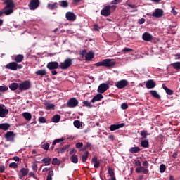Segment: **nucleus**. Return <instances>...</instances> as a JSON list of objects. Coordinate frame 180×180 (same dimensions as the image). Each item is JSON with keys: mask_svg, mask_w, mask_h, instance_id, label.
Masks as SVG:
<instances>
[{"mask_svg": "<svg viewBox=\"0 0 180 180\" xmlns=\"http://www.w3.org/2000/svg\"><path fill=\"white\" fill-rule=\"evenodd\" d=\"M129 153L131 154H136V153H139V151H141V149L139 148V146L131 147L129 150Z\"/></svg>", "mask_w": 180, "mask_h": 180, "instance_id": "393cba45", "label": "nucleus"}, {"mask_svg": "<svg viewBox=\"0 0 180 180\" xmlns=\"http://www.w3.org/2000/svg\"><path fill=\"white\" fill-rule=\"evenodd\" d=\"M91 162L94 164V168H99V167H101V162H99V160H98V157L96 156H94L91 159Z\"/></svg>", "mask_w": 180, "mask_h": 180, "instance_id": "aec40b11", "label": "nucleus"}, {"mask_svg": "<svg viewBox=\"0 0 180 180\" xmlns=\"http://www.w3.org/2000/svg\"><path fill=\"white\" fill-rule=\"evenodd\" d=\"M6 68L8 70H12L13 71H16L18 70V63L16 62H11L6 65Z\"/></svg>", "mask_w": 180, "mask_h": 180, "instance_id": "f3484780", "label": "nucleus"}, {"mask_svg": "<svg viewBox=\"0 0 180 180\" xmlns=\"http://www.w3.org/2000/svg\"><path fill=\"white\" fill-rule=\"evenodd\" d=\"M9 113V110L6 108L5 105L0 104V117H5Z\"/></svg>", "mask_w": 180, "mask_h": 180, "instance_id": "1a4fd4ad", "label": "nucleus"}, {"mask_svg": "<svg viewBox=\"0 0 180 180\" xmlns=\"http://www.w3.org/2000/svg\"><path fill=\"white\" fill-rule=\"evenodd\" d=\"M9 167L16 169V168H18V163H16V162L10 163L9 164Z\"/></svg>", "mask_w": 180, "mask_h": 180, "instance_id": "6e6d98bb", "label": "nucleus"}, {"mask_svg": "<svg viewBox=\"0 0 180 180\" xmlns=\"http://www.w3.org/2000/svg\"><path fill=\"white\" fill-rule=\"evenodd\" d=\"M108 7H110L109 8V9H110V11H115V9H116V6H108Z\"/></svg>", "mask_w": 180, "mask_h": 180, "instance_id": "774afa93", "label": "nucleus"}, {"mask_svg": "<svg viewBox=\"0 0 180 180\" xmlns=\"http://www.w3.org/2000/svg\"><path fill=\"white\" fill-rule=\"evenodd\" d=\"M61 119V116H60V115H55L52 119L51 121L53 123H58V122H60V120Z\"/></svg>", "mask_w": 180, "mask_h": 180, "instance_id": "2f4dec72", "label": "nucleus"}, {"mask_svg": "<svg viewBox=\"0 0 180 180\" xmlns=\"http://www.w3.org/2000/svg\"><path fill=\"white\" fill-rule=\"evenodd\" d=\"M142 39L144 41H151L153 40V35L148 32H145L142 35Z\"/></svg>", "mask_w": 180, "mask_h": 180, "instance_id": "a211bd4d", "label": "nucleus"}, {"mask_svg": "<svg viewBox=\"0 0 180 180\" xmlns=\"http://www.w3.org/2000/svg\"><path fill=\"white\" fill-rule=\"evenodd\" d=\"M41 161L45 164V165H50L51 162V158H44Z\"/></svg>", "mask_w": 180, "mask_h": 180, "instance_id": "72a5a7b5", "label": "nucleus"}, {"mask_svg": "<svg viewBox=\"0 0 180 180\" xmlns=\"http://www.w3.org/2000/svg\"><path fill=\"white\" fill-rule=\"evenodd\" d=\"M120 2H122V0H112L111 4L117 5L118 4H120Z\"/></svg>", "mask_w": 180, "mask_h": 180, "instance_id": "052dcab7", "label": "nucleus"}, {"mask_svg": "<svg viewBox=\"0 0 180 180\" xmlns=\"http://www.w3.org/2000/svg\"><path fill=\"white\" fill-rule=\"evenodd\" d=\"M39 123H46L47 122V120H46V117H39Z\"/></svg>", "mask_w": 180, "mask_h": 180, "instance_id": "4d7b16f0", "label": "nucleus"}, {"mask_svg": "<svg viewBox=\"0 0 180 180\" xmlns=\"http://www.w3.org/2000/svg\"><path fill=\"white\" fill-rule=\"evenodd\" d=\"M78 100L75 98H72L69 99V101L67 103L68 108H75L76 106H78Z\"/></svg>", "mask_w": 180, "mask_h": 180, "instance_id": "9d476101", "label": "nucleus"}, {"mask_svg": "<svg viewBox=\"0 0 180 180\" xmlns=\"http://www.w3.org/2000/svg\"><path fill=\"white\" fill-rule=\"evenodd\" d=\"M87 148H92V145L91 143L87 142L86 145H84L81 149L80 151H85Z\"/></svg>", "mask_w": 180, "mask_h": 180, "instance_id": "4c0bfd02", "label": "nucleus"}, {"mask_svg": "<svg viewBox=\"0 0 180 180\" xmlns=\"http://www.w3.org/2000/svg\"><path fill=\"white\" fill-rule=\"evenodd\" d=\"M15 137H16V134L12 131H8L4 134L6 141H10L11 143H15Z\"/></svg>", "mask_w": 180, "mask_h": 180, "instance_id": "39448f33", "label": "nucleus"}, {"mask_svg": "<svg viewBox=\"0 0 180 180\" xmlns=\"http://www.w3.org/2000/svg\"><path fill=\"white\" fill-rule=\"evenodd\" d=\"M143 171H144V167L140 166L136 169V172H137V174H140L141 172H143Z\"/></svg>", "mask_w": 180, "mask_h": 180, "instance_id": "5fc2aeb1", "label": "nucleus"}, {"mask_svg": "<svg viewBox=\"0 0 180 180\" xmlns=\"http://www.w3.org/2000/svg\"><path fill=\"white\" fill-rule=\"evenodd\" d=\"M10 13V11H5L4 8L0 11V18L1 16H2V15H6V16H8Z\"/></svg>", "mask_w": 180, "mask_h": 180, "instance_id": "49530a36", "label": "nucleus"}, {"mask_svg": "<svg viewBox=\"0 0 180 180\" xmlns=\"http://www.w3.org/2000/svg\"><path fill=\"white\" fill-rule=\"evenodd\" d=\"M165 169H167V167H165V165L162 164L160 166V174H164L165 172Z\"/></svg>", "mask_w": 180, "mask_h": 180, "instance_id": "c03bdc74", "label": "nucleus"}, {"mask_svg": "<svg viewBox=\"0 0 180 180\" xmlns=\"http://www.w3.org/2000/svg\"><path fill=\"white\" fill-rule=\"evenodd\" d=\"M86 49H84L82 51H80V56L82 58H84V57L86 56Z\"/></svg>", "mask_w": 180, "mask_h": 180, "instance_id": "864d4df0", "label": "nucleus"}, {"mask_svg": "<svg viewBox=\"0 0 180 180\" xmlns=\"http://www.w3.org/2000/svg\"><path fill=\"white\" fill-rule=\"evenodd\" d=\"M70 160L73 164H77L78 162V156L77 155H72Z\"/></svg>", "mask_w": 180, "mask_h": 180, "instance_id": "58836bf2", "label": "nucleus"}, {"mask_svg": "<svg viewBox=\"0 0 180 180\" xmlns=\"http://www.w3.org/2000/svg\"><path fill=\"white\" fill-rule=\"evenodd\" d=\"M121 108L123 109V110H126V109H129V105H127L126 103H124L121 105Z\"/></svg>", "mask_w": 180, "mask_h": 180, "instance_id": "bf43d9fd", "label": "nucleus"}, {"mask_svg": "<svg viewBox=\"0 0 180 180\" xmlns=\"http://www.w3.org/2000/svg\"><path fill=\"white\" fill-rule=\"evenodd\" d=\"M141 146L143 148H148V147H150V143L148 142V140L145 139L141 141Z\"/></svg>", "mask_w": 180, "mask_h": 180, "instance_id": "cd10ccee", "label": "nucleus"}, {"mask_svg": "<svg viewBox=\"0 0 180 180\" xmlns=\"http://www.w3.org/2000/svg\"><path fill=\"white\" fill-rule=\"evenodd\" d=\"M156 86H157V83H155L153 79L148 80L146 84V86L147 89H153L155 88Z\"/></svg>", "mask_w": 180, "mask_h": 180, "instance_id": "4468645a", "label": "nucleus"}, {"mask_svg": "<svg viewBox=\"0 0 180 180\" xmlns=\"http://www.w3.org/2000/svg\"><path fill=\"white\" fill-rule=\"evenodd\" d=\"M9 88L11 91H16V89H18V88L19 89V84L18 83H11L10 85H9Z\"/></svg>", "mask_w": 180, "mask_h": 180, "instance_id": "7c9ffc66", "label": "nucleus"}, {"mask_svg": "<svg viewBox=\"0 0 180 180\" xmlns=\"http://www.w3.org/2000/svg\"><path fill=\"white\" fill-rule=\"evenodd\" d=\"M73 124L75 127H77V129H79V127H81V122L79 120L74 121Z\"/></svg>", "mask_w": 180, "mask_h": 180, "instance_id": "de8ad7c7", "label": "nucleus"}, {"mask_svg": "<svg viewBox=\"0 0 180 180\" xmlns=\"http://www.w3.org/2000/svg\"><path fill=\"white\" fill-rule=\"evenodd\" d=\"M32 88V83L29 80H25L21 83L18 84V89L20 92H23V91H27Z\"/></svg>", "mask_w": 180, "mask_h": 180, "instance_id": "f03ea898", "label": "nucleus"}, {"mask_svg": "<svg viewBox=\"0 0 180 180\" xmlns=\"http://www.w3.org/2000/svg\"><path fill=\"white\" fill-rule=\"evenodd\" d=\"M150 95H152V96H153V98H155L156 99H161V96H160V94H158V92H157V91L155 90H151L150 91Z\"/></svg>", "mask_w": 180, "mask_h": 180, "instance_id": "c85d7f7f", "label": "nucleus"}, {"mask_svg": "<svg viewBox=\"0 0 180 180\" xmlns=\"http://www.w3.org/2000/svg\"><path fill=\"white\" fill-rule=\"evenodd\" d=\"M96 67H106L107 68H113L116 65V62L112 59H104L101 62L96 63Z\"/></svg>", "mask_w": 180, "mask_h": 180, "instance_id": "f257e3e1", "label": "nucleus"}, {"mask_svg": "<svg viewBox=\"0 0 180 180\" xmlns=\"http://www.w3.org/2000/svg\"><path fill=\"white\" fill-rule=\"evenodd\" d=\"M20 172H21V174H22V176H26V175L29 174V169L23 167L20 169Z\"/></svg>", "mask_w": 180, "mask_h": 180, "instance_id": "79ce46f5", "label": "nucleus"}, {"mask_svg": "<svg viewBox=\"0 0 180 180\" xmlns=\"http://www.w3.org/2000/svg\"><path fill=\"white\" fill-rule=\"evenodd\" d=\"M6 6L3 8L4 11H10L9 15H12L13 12V8H15V3L13 0H4Z\"/></svg>", "mask_w": 180, "mask_h": 180, "instance_id": "7ed1b4c3", "label": "nucleus"}, {"mask_svg": "<svg viewBox=\"0 0 180 180\" xmlns=\"http://www.w3.org/2000/svg\"><path fill=\"white\" fill-rule=\"evenodd\" d=\"M47 8L50 10V11H54V9H57V8H58V3L55 2L53 4L51 3H49L47 4Z\"/></svg>", "mask_w": 180, "mask_h": 180, "instance_id": "412c9836", "label": "nucleus"}, {"mask_svg": "<svg viewBox=\"0 0 180 180\" xmlns=\"http://www.w3.org/2000/svg\"><path fill=\"white\" fill-rule=\"evenodd\" d=\"M127 85H129V82L126 79H122L115 83V86L118 89H123V88H126Z\"/></svg>", "mask_w": 180, "mask_h": 180, "instance_id": "0eeeda50", "label": "nucleus"}, {"mask_svg": "<svg viewBox=\"0 0 180 180\" xmlns=\"http://www.w3.org/2000/svg\"><path fill=\"white\" fill-rule=\"evenodd\" d=\"M166 94H167V95H173L174 94V91L168 89L166 91Z\"/></svg>", "mask_w": 180, "mask_h": 180, "instance_id": "0e129e2a", "label": "nucleus"}, {"mask_svg": "<svg viewBox=\"0 0 180 180\" xmlns=\"http://www.w3.org/2000/svg\"><path fill=\"white\" fill-rule=\"evenodd\" d=\"M25 59V56L22 54H18L16 55L14 58V61H15V63H22V61H23V60Z\"/></svg>", "mask_w": 180, "mask_h": 180, "instance_id": "4be33fe9", "label": "nucleus"}, {"mask_svg": "<svg viewBox=\"0 0 180 180\" xmlns=\"http://www.w3.org/2000/svg\"><path fill=\"white\" fill-rule=\"evenodd\" d=\"M172 65L174 68V70H180V62H175L172 63Z\"/></svg>", "mask_w": 180, "mask_h": 180, "instance_id": "37998d69", "label": "nucleus"}, {"mask_svg": "<svg viewBox=\"0 0 180 180\" xmlns=\"http://www.w3.org/2000/svg\"><path fill=\"white\" fill-rule=\"evenodd\" d=\"M83 105L84 106H86L87 108H93L92 104H91V102L88 101H83Z\"/></svg>", "mask_w": 180, "mask_h": 180, "instance_id": "8fccbe9b", "label": "nucleus"}, {"mask_svg": "<svg viewBox=\"0 0 180 180\" xmlns=\"http://www.w3.org/2000/svg\"><path fill=\"white\" fill-rule=\"evenodd\" d=\"M56 105L53 103H45L46 110H54Z\"/></svg>", "mask_w": 180, "mask_h": 180, "instance_id": "bb28decb", "label": "nucleus"}, {"mask_svg": "<svg viewBox=\"0 0 180 180\" xmlns=\"http://www.w3.org/2000/svg\"><path fill=\"white\" fill-rule=\"evenodd\" d=\"M109 83H102L98 86L97 91L99 94H105V92H106L107 89H109Z\"/></svg>", "mask_w": 180, "mask_h": 180, "instance_id": "423d86ee", "label": "nucleus"}, {"mask_svg": "<svg viewBox=\"0 0 180 180\" xmlns=\"http://www.w3.org/2000/svg\"><path fill=\"white\" fill-rule=\"evenodd\" d=\"M64 140H65V138H64V137H62V138L58 139H55L52 143V146H56V144H57L58 143H61L62 141H64Z\"/></svg>", "mask_w": 180, "mask_h": 180, "instance_id": "a19ab883", "label": "nucleus"}, {"mask_svg": "<svg viewBox=\"0 0 180 180\" xmlns=\"http://www.w3.org/2000/svg\"><path fill=\"white\" fill-rule=\"evenodd\" d=\"M49 148H50V143H46L41 146V148H43L44 150H49Z\"/></svg>", "mask_w": 180, "mask_h": 180, "instance_id": "603ef678", "label": "nucleus"}, {"mask_svg": "<svg viewBox=\"0 0 180 180\" xmlns=\"http://www.w3.org/2000/svg\"><path fill=\"white\" fill-rule=\"evenodd\" d=\"M102 99H103V95H102V93L98 94L94 97H93L91 99V103H95V102L102 101Z\"/></svg>", "mask_w": 180, "mask_h": 180, "instance_id": "6ab92c4d", "label": "nucleus"}, {"mask_svg": "<svg viewBox=\"0 0 180 180\" xmlns=\"http://www.w3.org/2000/svg\"><path fill=\"white\" fill-rule=\"evenodd\" d=\"M71 65H72V59L68 58H66L64 62L60 63L59 68H60V70H67L68 68H70Z\"/></svg>", "mask_w": 180, "mask_h": 180, "instance_id": "20e7f679", "label": "nucleus"}, {"mask_svg": "<svg viewBox=\"0 0 180 180\" xmlns=\"http://www.w3.org/2000/svg\"><path fill=\"white\" fill-rule=\"evenodd\" d=\"M22 116L25 119V120H32V114H30V112H23Z\"/></svg>", "mask_w": 180, "mask_h": 180, "instance_id": "c9c22d12", "label": "nucleus"}, {"mask_svg": "<svg viewBox=\"0 0 180 180\" xmlns=\"http://www.w3.org/2000/svg\"><path fill=\"white\" fill-rule=\"evenodd\" d=\"M8 86H0V95H2L1 92H6L8 91Z\"/></svg>", "mask_w": 180, "mask_h": 180, "instance_id": "09e8293b", "label": "nucleus"}, {"mask_svg": "<svg viewBox=\"0 0 180 180\" xmlns=\"http://www.w3.org/2000/svg\"><path fill=\"white\" fill-rule=\"evenodd\" d=\"M83 146L84 143H82V142H78L75 144L76 148H82Z\"/></svg>", "mask_w": 180, "mask_h": 180, "instance_id": "13d9d810", "label": "nucleus"}, {"mask_svg": "<svg viewBox=\"0 0 180 180\" xmlns=\"http://www.w3.org/2000/svg\"><path fill=\"white\" fill-rule=\"evenodd\" d=\"M142 165L145 168H148V161L147 160L143 161Z\"/></svg>", "mask_w": 180, "mask_h": 180, "instance_id": "e2e57ef3", "label": "nucleus"}, {"mask_svg": "<svg viewBox=\"0 0 180 180\" xmlns=\"http://www.w3.org/2000/svg\"><path fill=\"white\" fill-rule=\"evenodd\" d=\"M95 53L92 51H89L85 56L86 61H91L94 58Z\"/></svg>", "mask_w": 180, "mask_h": 180, "instance_id": "b1692460", "label": "nucleus"}, {"mask_svg": "<svg viewBox=\"0 0 180 180\" xmlns=\"http://www.w3.org/2000/svg\"><path fill=\"white\" fill-rule=\"evenodd\" d=\"M32 169L33 171H36L37 169V165L34 162L32 165Z\"/></svg>", "mask_w": 180, "mask_h": 180, "instance_id": "338daca9", "label": "nucleus"}, {"mask_svg": "<svg viewBox=\"0 0 180 180\" xmlns=\"http://www.w3.org/2000/svg\"><path fill=\"white\" fill-rule=\"evenodd\" d=\"M148 135V133L146 130L141 131V136L142 139H147V136Z\"/></svg>", "mask_w": 180, "mask_h": 180, "instance_id": "a18cd8bd", "label": "nucleus"}, {"mask_svg": "<svg viewBox=\"0 0 180 180\" xmlns=\"http://www.w3.org/2000/svg\"><path fill=\"white\" fill-rule=\"evenodd\" d=\"M108 6H105L101 11V15L102 16H105V18H108V16H110V10Z\"/></svg>", "mask_w": 180, "mask_h": 180, "instance_id": "f8f14e48", "label": "nucleus"}, {"mask_svg": "<svg viewBox=\"0 0 180 180\" xmlns=\"http://www.w3.org/2000/svg\"><path fill=\"white\" fill-rule=\"evenodd\" d=\"M51 164L52 165H60V164H61V160H58L57 158H53Z\"/></svg>", "mask_w": 180, "mask_h": 180, "instance_id": "e433bc0d", "label": "nucleus"}, {"mask_svg": "<svg viewBox=\"0 0 180 180\" xmlns=\"http://www.w3.org/2000/svg\"><path fill=\"white\" fill-rule=\"evenodd\" d=\"M53 176H54V172L51 170L49 172V174L46 176V180H53Z\"/></svg>", "mask_w": 180, "mask_h": 180, "instance_id": "ea45409f", "label": "nucleus"}, {"mask_svg": "<svg viewBox=\"0 0 180 180\" xmlns=\"http://www.w3.org/2000/svg\"><path fill=\"white\" fill-rule=\"evenodd\" d=\"M68 148H70V145H65V146H63L60 148H58V149H56V151H57V153H58V154H61L63 153H65V151Z\"/></svg>", "mask_w": 180, "mask_h": 180, "instance_id": "a878e982", "label": "nucleus"}, {"mask_svg": "<svg viewBox=\"0 0 180 180\" xmlns=\"http://www.w3.org/2000/svg\"><path fill=\"white\" fill-rule=\"evenodd\" d=\"M152 16L154 18H162V16H164V11H162V9L157 8L155 12L153 13Z\"/></svg>", "mask_w": 180, "mask_h": 180, "instance_id": "ddd939ff", "label": "nucleus"}, {"mask_svg": "<svg viewBox=\"0 0 180 180\" xmlns=\"http://www.w3.org/2000/svg\"><path fill=\"white\" fill-rule=\"evenodd\" d=\"M35 74L37 75H41V77H43L47 75V71H46V70H39L38 71H36Z\"/></svg>", "mask_w": 180, "mask_h": 180, "instance_id": "473e14b6", "label": "nucleus"}, {"mask_svg": "<svg viewBox=\"0 0 180 180\" xmlns=\"http://www.w3.org/2000/svg\"><path fill=\"white\" fill-rule=\"evenodd\" d=\"M122 51H124V53H129L130 51H133V49L130 48H124Z\"/></svg>", "mask_w": 180, "mask_h": 180, "instance_id": "680f3d73", "label": "nucleus"}, {"mask_svg": "<svg viewBox=\"0 0 180 180\" xmlns=\"http://www.w3.org/2000/svg\"><path fill=\"white\" fill-rule=\"evenodd\" d=\"M46 67L48 70H57L60 65H58V62L53 61L48 63Z\"/></svg>", "mask_w": 180, "mask_h": 180, "instance_id": "9b49d317", "label": "nucleus"}, {"mask_svg": "<svg viewBox=\"0 0 180 180\" xmlns=\"http://www.w3.org/2000/svg\"><path fill=\"white\" fill-rule=\"evenodd\" d=\"M108 174L110 176H115V171L111 167L108 168Z\"/></svg>", "mask_w": 180, "mask_h": 180, "instance_id": "3c124183", "label": "nucleus"}, {"mask_svg": "<svg viewBox=\"0 0 180 180\" xmlns=\"http://www.w3.org/2000/svg\"><path fill=\"white\" fill-rule=\"evenodd\" d=\"M59 5L61 8H68V1L67 0H63L59 1Z\"/></svg>", "mask_w": 180, "mask_h": 180, "instance_id": "f704fd0d", "label": "nucleus"}, {"mask_svg": "<svg viewBox=\"0 0 180 180\" xmlns=\"http://www.w3.org/2000/svg\"><path fill=\"white\" fill-rule=\"evenodd\" d=\"M66 19L68 20H70V22H74V20H75L77 19V15H75V14H74V13L72 12H68L66 13Z\"/></svg>", "mask_w": 180, "mask_h": 180, "instance_id": "2eb2a0df", "label": "nucleus"}, {"mask_svg": "<svg viewBox=\"0 0 180 180\" xmlns=\"http://www.w3.org/2000/svg\"><path fill=\"white\" fill-rule=\"evenodd\" d=\"M39 6L40 1L39 0H30V4H28L30 11H34L35 9H37L38 6Z\"/></svg>", "mask_w": 180, "mask_h": 180, "instance_id": "6e6552de", "label": "nucleus"}, {"mask_svg": "<svg viewBox=\"0 0 180 180\" xmlns=\"http://www.w3.org/2000/svg\"><path fill=\"white\" fill-rule=\"evenodd\" d=\"M145 22H146V19L144 18H141L139 20V25H143V23H145Z\"/></svg>", "mask_w": 180, "mask_h": 180, "instance_id": "69168bd1", "label": "nucleus"}, {"mask_svg": "<svg viewBox=\"0 0 180 180\" xmlns=\"http://www.w3.org/2000/svg\"><path fill=\"white\" fill-rule=\"evenodd\" d=\"M124 123H121L118 124H112L110 126V131H115V130H119V129H122V127H124Z\"/></svg>", "mask_w": 180, "mask_h": 180, "instance_id": "dca6fc26", "label": "nucleus"}, {"mask_svg": "<svg viewBox=\"0 0 180 180\" xmlns=\"http://www.w3.org/2000/svg\"><path fill=\"white\" fill-rule=\"evenodd\" d=\"M11 127V124L9 123H3L0 124V129L6 131V130H9Z\"/></svg>", "mask_w": 180, "mask_h": 180, "instance_id": "5701e85b", "label": "nucleus"}, {"mask_svg": "<svg viewBox=\"0 0 180 180\" xmlns=\"http://www.w3.org/2000/svg\"><path fill=\"white\" fill-rule=\"evenodd\" d=\"M88 157H89V151L84 152V153L81 157V160L82 162H86V160H88Z\"/></svg>", "mask_w": 180, "mask_h": 180, "instance_id": "c756f323", "label": "nucleus"}]
</instances>
